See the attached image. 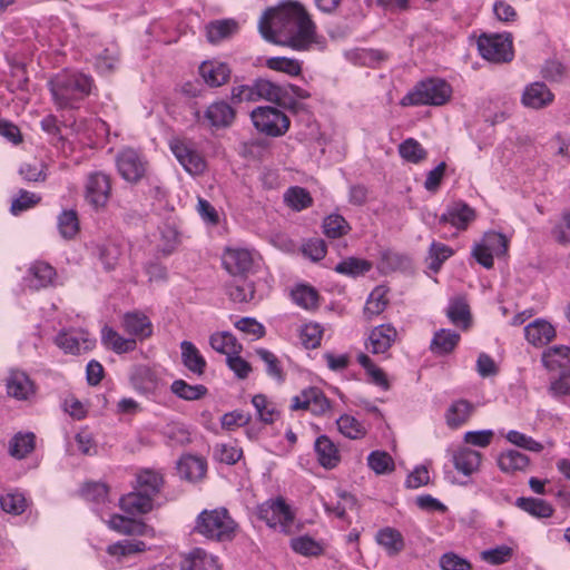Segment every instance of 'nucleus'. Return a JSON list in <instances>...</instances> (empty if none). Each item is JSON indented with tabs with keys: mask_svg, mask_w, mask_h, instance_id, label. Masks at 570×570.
<instances>
[{
	"mask_svg": "<svg viewBox=\"0 0 570 570\" xmlns=\"http://www.w3.org/2000/svg\"><path fill=\"white\" fill-rule=\"evenodd\" d=\"M92 88V77L76 70H63L49 81L52 100L58 109L79 108Z\"/></svg>",
	"mask_w": 570,
	"mask_h": 570,
	"instance_id": "obj_2",
	"label": "nucleus"
},
{
	"mask_svg": "<svg viewBox=\"0 0 570 570\" xmlns=\"http://www.w3.org/2000/svg\"><path fill=\"white\" fill-rule=\"evenodd\" d=\"M254 127L271 137H279L289 128V118L279 109L271 106L257 107L250 112Z\"/></svg>",
	"mask_w": 570,
	"mask_h": 570,
	"instance_id": "obj_7",
	"label": "nucleus"
},
{
	"mask_svg": "<svg viewBox=\"0 0 570 570\" xmlns=\"http://www.w3.org/2000/svg\"><path fill=\"white\" fill-rule=\"evenodd\" d=\"M480 55L491 62H509L513 59L512 39L508 33L482 35L478 39Z\"/></svg>",
	"mask_w": 570,
	"mask_h": 570,
	"instance_id": "obj_8",
	"label": "nucleus"
},
{
	"mask_svg": "<svg viewBox=\"0 0 570 570\" xmlns=\"http://www.w3.org/2000/svg\"><path fill=\"white\" fill-rule=\"evenodd\" d=\"M170 391L177 397L185 401H197L203 399L208 390L203 384H188L186 381L178 379L175 380L170 385Z\"/></svg>",
	"mask_w": 570,
	"mask_h": 570,
	"instance_id": "obj_43",
	"label": "nucleus"
},
{
	"mask_svg": "<svg viewBox=\"0 0 570 570\" xmlns=\"http://www.w3.org/2000/svg\"><path fill=\"white\" fill-rule=\"evenodd\" d=\"M199 73L205 83L210 87H219L228 80L230 69L224 62L205 61L199 67Z\"/></svg>",
	"mask_w": 570,
	"mask_h": 570,
	"instance_id": "obj_28",
	"label": "nucleus"
},
{
	"mask_svg": "<svg viewBox=\"0 0 570 570\" xmlns=\"http://www.w3.org/2000/svg\"><path fill=\"white\" fill-rule=\"evenodd\" d=\"M323 328L317 323L305 324L301 330V340L306 348H316L321 344Z\"/></svg>",
	"mask_w": 570,
	"mask_h": 570,
	"instance_id": "obj_64",
	"label": "nucleus"
},
{
	"mask_svg": "<svg viewBox=\"0 0 570 570\" xmlns=\"http://www.w3.org/2000/svg\"><path fill=\"white\" fill-rule=\"evenodd\" d=\"M258 30L266 41L297 51L320 43L315 23L298 2L287 1L266 9L258 21Z\"/></svg>",
	"mask_w": 570,
	"mask_h": 570,
	"instance_id": "obj_1",
	"label": "nucleus"
},
{
	"mask_svg": "<svg viewBox=\"0 0 570 570\" xmlns=\"http://www.w3.org/2000/svg\"><path fill=\"white\" fill-rule=\"evenodd\" d=\"M58 229L63 238H72L79 232L77 213L72 209L63 210L58 216Z\"/></svg>",
	"mask_w": 570,
	"mask_h": 570,
	"instance_id": "obj_58",
	"label": "nucleus"
},
{
	"mask_svg": "<svg viewBox=\"0 0 570 570\" xmlns=\"http://www.w3.org/2000/svg\"><path fill=\"white\" fill-rule=\"evenodd\" d=\"M525 338L534 346L548 344L554 336V327L544 320H535L524 328Z\"/></svg>",
	"mask_w": 570,
	"mask_h": 570,
	"instance_id": "obj_30",
	"label": "nucleus"
},
{
	"mask_svg": "<svg viewBox=\"0 0 570 570\" xmlns=\"http://www.w3.org/2000/svg\"><path fill=\"white\" fill-rule=\"evenodd\" d=\"M452 96L451 86L443 79L430 78L419 82L402 99L401 105L420 106L432 105L442 106L446 104Z\"/></svg>",
	"mask_w": 570,
	"mask_h": 570,
	"instance_id": "obj_5",
	"label": "nucleus"
},
{
	"mask_svg": "<svg viewBox=\"0 0 570 570\" xmlns=\"http://www.w3.org/2000/svg\"><path fill=\"white\" fill-rule=\"evenodd\" d=\"M256 514L272 529L285 534L294 531L295 512L282 497L269 499L259 504Z\"/></svg>",
	"mask_w": 570,
	"mask_h": 570,
	"instance_id": "obj_6",
	"label": "nucleus"
},
{
	"mask_svg": "<svg viewBox=\"0 0 570 570\" xmlns=\"http://www.w3.org/2000/svg\"><path fill=\"white\" fill-rule=\"evenodd\" d=\"M551 233L559 244H570V208L561 213Z\"/></svg>",
	"mask_w": 570,
	"mask_h": 570,
	"instance_id": "obj_63",
	"label": "nucleus"
},
{
	"mask_svg": "<svg viewBox=\"0 0 570 570\" xmlns=\"http://www.w3.org/2000/svg\"><path fill=\"white\" fill-rule=\"evenodd\" d=\"M27 499L19 491L8 492L0 497L1 509L10 514L19 515L27 509Z\"/></svg>",
	"mask_w": 570,
	"mask_h": 570,
	"instance_id": "obj_49",
	"label": "nucleus"
},
{
	"mask_svg": "<svg viewBox=\"0 0 570 570\" xmlns=\"http://www.w3.org/2000/svg\"><path fill=\"white\" fill-rule=\"evenodd\" d=\"M286 90L284 86L261 78L252 85L234 86L230 96L235 104L264 99L284 107L288 105Z\"/></svg>",
	"mask_w": 570,
	"mask_h": 570,
	"instance_id": "obj_4",
	"label": "nucleus"
},
{
	"mask_svg": "<svg viewBox=\"0 0 570 570\" xmlns=\"http://www.w3.org/2000/svg\"><path fill=\"white\" fill-rule=\"evenodd\" d=\"M367 464L376 474H389L395 469L394 460L385 451L371 452L367 456Z\"/></svg>",
	"mask_w": 570,
	"mask_h": 570,
	"instance_id": "obj_54",
	"label": "nucleus"
},
{
	"mask_svg": "<svg viewBox=\"0 0 570 570\" xmlns=\"http://www.w3.org/2000/svg\"><path fill=\"white\" fill-rule=\"evenodd\" d=\"M180 352L184 366L193 374L202 376L207 367V362L196 345L189 341H183Z\"/></svg>",
	"mask_w": 570,
	"mask_h": 570,
	"instance_id": "obj_27",
	"label": "nucleus"
},
{
	"mask_svg": "<svg viewBox=\"0 0 570 570\" xmlns=\"http://www.w3.org/2000/svg\"><path fill=\"white\" fill-rule=\"evenodd\" d=\"M508 252V238L497 232L485 233L480 243L475 244L472 255L485 268L493 266V257L504 256Z\"/></svg>",
	"mask_w": 570,
	"mask_h": 570,
	"instance_id": "obj_11",
	"label": "nucleus"
},
{
	"mask_svg": "<svg viewBox=\"0 0 570 570\" xmlns=\"http://www.w3.org/2000/svg\"><path fill=\"white\" fill-rule=\"evenodd\" d=\"M399 153L403 159L412 164H419L428 156L426 150L414 138L405 139L399 146Z\"/></svg>",
	"mask_w": 570,
	"mask_h": 570,
	"instance_id": "obj_51",
	"label": "nucleus"
},
{
	"mask_svg": "<svg viewBox=\"0 0 570 570\" xmlns=\"http://www.w3.org/2000/svg\"><path fill=\"white\" fill-rule=\"evenodd\" d=\"M266 294V291L258 288V286L247 279H243L229 288L230 298L237 303L258 302Z\"/></svg>",
	"mask_w": 570,
	"mask_h": 570,
	"instance_id": "obj_33",
	"label": "nucleus"
},
{
	"mask_svg": "<svg viewBox=\"0 0 570 570\" xmlns=\"http://www.w3.org/2000/svg\"><path fill=\"white\" fill-rule=\"evenodd\" d=\"M122 327L129 335L142 341L153 334L150 320L141 312H129L122 317Z\"/></svg>",
	"mask_w": 570,
	"mask_h": 570,
	"instance_id": "obj_25",
	"label": "nucleus"
},
{
	"mask_svg": "<svg viewBox=\"0 0 570 570\" xmlns=\"http://www.w3.org/2000/svg\"><path fill=\"white\" fill-rule=\"evenodd\" d=\"M146 550V543L136 539L120 540L107 548L110 556L127 557Z\"/></svg>",
	"mask_w": 570,
	"mask_h": 570,
	"instance_id": "obj_53",
	"label": "nucleus"
},
{
	"mask_svg": "<svg viewBox=\"0 0 570 570\" xmlns=\"http://www.w3.org/2000/svg\"><path fill=\"white\" fill-rule=\"evenodd\" d=\"M460 338V334L456 332L441 328L435 332L432 338L431 351L436 354H448L455 348Z\"/></svg>",
	"mask_w": 570,
	"mask_h": 570,
	"instance_id": "obj_42",
	"label": "nucleus"
},
{
	"mask_svg": "<svg viewBox=\"0 0 570 570\" xmlns=\"http://www.w3.org/2000/svg\"><path fill=\"white\" fill-rule=\"evenodd\" d=\"M446 316L456 327L465 331L471 325V313L469 304L463 296H456L450 299L446 308Z\"/></svg>",
	"mask_w": 570,
	"mask_h": 570,
	"instance_id": "obj_29",
	"label": "nucleus"
},
{
	"mask_svg": "<svg viewBox=\"0 0 570 570\" xmlns=\"http://www.w3.org/2000/svg\"><path fill=\"white\" fill-rule=\"evenodd\" d=\"M542 363L551 371L557 368H569L570 347L564 345L549 347L542 355Z\"/></svg>",
	"mask_w": 570,
	"mask_h": 570,
	"instance_id": "obj_38",
	"label": "nucleus"
},
{
	"mask_svg": "<svg viewBox=\"0 0 570 570\" xmlns=\"http://www.w3.org/2000/svg\"><path fill=\"white\" fill-rule=\"evenodd\" d=\"M324 234L330 238H338L350 230V225L345 218L337 214L325 217L323 222Z\"/></svg>",
	"mask_w": 570,
	"mask_h": 570,
	"instance_id": "obj_59",
	"label": "nucleus"
},
{
	"mask_svg": "<svg viewBox=\"0 0 570 570\" xmlns=\"http://www.w3.org/2000/svg\"><path fill=\"white\" fill-rule=\"evenodd\" d=\"M266 67L292 77L298 76L302 72V62L294 58L272 57L266 60Z\"/></svg>",
	"mask_w": 570,
	"mask_h": 570,
	"instance_id": "obj_48",
	"label": "nucleus"
},
{
	"mask_svg": "<svg viewBox=\"0 0 570 570\" xmlns=\"http://www.w3.org/2000/svg\"><path fill=\"white\" fill-rule=\"evenodd\" d=\"M181 570H220V567L215 556L203 549H195L184 560Z\"/></svg>",
	"mask_w": 570,
	"mask_h": 570,
	"instance_id": "obj_35",
	"label": "nucleus"
},
{
	"mask_svg": "<svg viewBox=\"0 0 570 570\" xmlns=\"http://www.w3.org/2000/svg\"><path fill=\"white\" fill-rule=\"evenodd\" d=\"M108 527L126 535H153V528L132 518L124 517L120 514H114L107 521Z\"/></svg>",
	"mask_w": 570,
	"mask_h": 570,
	"instance_id": "obj_23",
	"label": "nucleus"
},
{
	"mask_svg": "<svg viewBox=\"0 0 570 570\" xmlns=\"http://www.w3.org/2000/svg\"><path fill=\"white\" fill-rule=\"evenodd\" d=\"M195 118L198 125L220 129L230 126L235 119V110L223 100L210 104L204 112L197 110Z\"/></svg>",
	"mask_w": 570,
	"mask_h": 570,
	"instance_id": "obj_14",
	"label": "nucleus"
},
{
	"mask_svg": "<svg viewBox=\"0 0 570 570\" xmlns=\"http://www.w3.org/2000/svg\"><path fill=\"white\" fill-rule=\"evenodd\" d=\"M554 95L544 82L535 81L525 86L521 102L527 108L542 109L553 102Z\"/></svg>",
	"mask_w": 570,
	"mask_h": 570,
	"instance_id": "obj_19",
	"label": "nucleus"
},
{
	"mask_svg": "<svg viewBox=\"0 0 570 570\" xmlns=\"http://www.w3.org/2000/svg\"><path fill=\"white\" fill-rule=\"evenodd\" d=\"M237 29V23L233 19L216 20L206 27L207 39L212 43H216L230 35Z\"/></svg>",
	"mask_w": 570,
	"mask_h": 570,
	"instance_id": "obj_44",
	"label": "nucleus"
},
{
	"mask_svg": "<svg viewBox=\"0 0 570 570\" xmlns=\"http://www.w3.org/2000/svg\"><path fill=\"white\" fill-rule=\"evenodd\" d=\"M137 490L154 497L160 490L163 478L159 473L150 470L142 471L137 476Z\"/></svg>",
	"mask_w": 570,
	"mask_h": 570,
	"instance_id": "obj_55",
	"label": "nucleus"
},
{
	"mask_svg": "<svg viewBox=\"0 0 570 570\" xmlns=\"http://www.w3.org/2000/svg\"><path fill=\"white\" fill-rule=\"evenodd\" d=\"M209 344L213 350L227 357L232 354H239L242 345L237 342L236 337L229 332H217L210 335Z\"/></svg>",
	"mask_w": 570,
	"mask_h": 570,
	"instance_id": "obj_40",
	"label": "nucleus"
},
{
	"mask_svg": "<svg viewBox=\"0 0 570 570\" xmlns=\"http://www.w3.org/2000/svg\"><path fill=\"white\" fill-rule=\"evenodd\" d=\"M130 382L141 394H154L159 386V379L154 370L147 365H137L130 374Z\"/></svg>",
	"mask_w": 570,
	"mask_h": 570,
	"instance_id": "obj_22",
	"label": "nucleus"
},
{
	"mask_svg": "<svg viewBox=\"0 0 570 570\" xmlns=\"http://www.w3.org/2000/svg\"><path fill=\"white\" fill-rule=\"evenodd\" d=\"M3 383L7 395L19 402H31L38 392L37 384L29 374L17 367L8 370Z\"/></svg>",
	"mask_w": 570,
	"mask_h": 570,
	"instance_id": "obj_10",
	"label": "nucleus"
},
{
	"mask_svg": "<svg viewBox=\"0 0 570 570\" xmlns=\"http://www.w3.org/2000/svg\"><path fill=\"white\" fill-rule=\"evenodd\" d=\"M115 161L120 177L130 184L140 181L147 171L148 163L145 156L130 147L120 149Z\"/></svg>",
	"mask_w": 570,
	"mask_h": 570,
	"instance_id": "obj_9",
	"label": "nucleus"
},
{
	"mask_svg": "<svg viewBox=\"0 0 570 570\" xmlns=\"http://www.w3.org/2000/svg\"><path fill=\"white\" fill-rule=\"evenodd\" d=\"M35 434L18 433L16 434L9 444V453L16 459L26 458L35 449Z\"/></svg>",
	"mask_w": 570,
	"mask_h": 570,
	"instance_id": "obj_47",
	"label": "nucleus"
},
{
	"mask_svg": "<svg viewBox=\"0 0 570 570\" xmlns=\"http://www.w3.org/2000/svg\"><path fill=\"white\" fill-rule=\"evenodd\" d=\"M294 303L305 309H312L317 306L318 294L307 285H298L291 293Z\"/></svg>",
	"mask_w": 570,
	"mask_h": 570,
	"instance_id": "obj_52",
	"label": "nucleus"
},
{
	"mask_svg": "<svg viewBox=\"0 0 570 570\" xmlns=\"http://www.w3.org/2000/svg\"><path fill=\"white\" fill-rule=\"evenodd\" d=\"M338 431L348 439H360L365 435V428L354 416L344 414L336 420Z\"/></svg>",
	"mask_w": 570,
	"mask_h": 570,
	"instance_id": "obj_57",
	"label": "nucleus"
},
{
	"mask_svg": "<svg viewBox=\"0 0 570 570\" xmlns=\"http://www.w3.org/2000/svg\"><path fill=\"white\" fill-rule=\"evenodd\" d=\"M512 556L513 549L504 544L481 552L482 560L493 566L508 562Z\"/></svg>",
	"mask_w": 570,
	"mask_h": 570,
	"instance_id": "obj_62",
	"label": "nucleus"
},
{
	"mask_svg": "<svg viewBox=\"0 0 570 570\" xmlns=\"http://www.w3.org/2000/svg\"><path fill=\"white\" fill-rule=\"evenodd\" d=\"M223 264L232 275L245 274L253 266V256L248 249H227L223 256Z\"/></svg>",
	"mask_w": 570,
	"mask_h": 570,
	"instance_id": "obj_24",
	"label": "nucleus"
},
{
	"mask_svg": "<svg viewBox=\"0 0 570 570\" xmlns=\"http://www.w3.org/2000/svg\"><path fill=\"white\" fill-rule=\"evenodd\" d=\"M111 195V178L97 170L89 173L85 184V199L95 209L104 208Z\"/></svg>",
	"mask_w": 570,
	"mask_h": 570,
	"instance_id": "obj_12",
	"label": "nucleus"
},
{
	"mask_svg": "<svg viewBox=\"0 0 570 570\" xmlns=\"http://www.w3.org/2000/svg\"><path fill=\"white\" fill-rule=\"evenodd\" d=\"M101 341L118 354L131 352L136 348L135 338L122 337L118 332L109 326H104L101 330Z\"/></svg>",
	"mask_w": 570,
	"mask_h": 570,
	"instance_id": "obj_37",
	"label": "nucleus"
},
{
	"mask_svg": "<svg viewBox=\"0 0 570 570\" xmlns=\"http://www.w3.org/2000/svg\"><path fill=\"white\" fill-rule=\"evenodd\" d=\"M169 146L176 159L188 174L196 176L205 170V160L191 144L174 138L170 140Z\"/></svg>",
	"mask_w": 570,
	"mask_h": 570,
	"instance_id": "obj_15",
	"label": "nucleus"
},
{
	"mask_svg": "<svg viewBox=\"0 0 570 570\" xmlns=\"http://www.w3.org/2000/svg\"><path fill=\"white\" fill-rule=\"evenodd\" d=\"M386 291L383 287H375L364 306V315L367 318L380 315L387 305Z\"/></svg>",
	"mask_w": 570,
	"mask_h": 570,
	"instance_id": "obj_50",
	"label": "nucleus"
},
{
	"mask_svg": "<svg viewBox=\"0 0 570 570\" xmlns=\"http://www.w3.org/2000/svg\"><path fill=\"white\" fill-rule=\"evenodd\" d=\"M56 276L55 268L45 262H35L24 276L26 285L31 289H41L52 284Z\"/></svg>",
	"mask_w": 570,
	"mask_h": 570,
	"instance_id": "obj_21",
	"label": "nucleus"
},
{
	"mask_svg": "<svg viewBox=\"0 0 570 570\" xmlns=\"http://www.w3.org/2000/svg\"><path fill=\"white\" fill-rule=\"evenodd\" d=\"M314 449L317 460L323 468L333 469L340 463V451L328 436H318L315 441Z\"/></svg>",
	"mask_w": 570,
	"mask_h": 570,
	"instance_id": "obj_26",
	"label": "nucleus"
},
{
	"mask_svg": "<svg viewBox=\"0 0 570 570\" xmlns=\"http://www.w3.org/2000/svg\"><path fill=\"white\" fill-rule=\"evenodd\" d=\"M396 335L397 332L392 325H379L371 331L366 348L373 354H384L395 342Z\"/></svg>",
	"mask_w": 570,
	"mask_h": 570,
	"instance_id": "obj_20",
	"label": "nucleus"
},
{
	"mask_svg": "<svg viewBox=\"0 0 570 570\" xmlns=\"http://www.w3.org/2000/svg\"><path fill=\"white\" fill-rule=\"evenodd\" d=\"M256 354L265 363L267 375L277 382H283L285 374L277 356L265 348H257Z\"/></svg>",
	"mask_w": 570,
	"mask_h": 570,
	"instance_id": "obj_56",
	"label": "nucleus"
},
{
	"mask_svg": "<svg viewBox=\"0 0 570 570\" xmlns=\"http://www.w3.org/2000/svg\"><path fill=\"white\" fill-rule=\"evenodd\" d=\"M119 505L128 514H142L153 509V498L137 490L121 497Z\"/></svg>",
	"mask_w": 570,
	"mask_h": 570,
	"instance_id": "obj_31",
	"label": "nucleus"
},
{
	"mask_svg": "<svg viewBox=\"0 0 570 570\" xmlns=\"http://www.w3.org/2000/svg\"><path fill=\"white\" fill-rule=\"evenodd\" d=\"M289 546L294 552L307 558L324 553V544L306 534L292 538Z\"/></svg>",
	"mask_w": 570,
	"mask_h": 570,
	"instance_id": "obj_41",
	"label": "nucleus"
},
{
	"mask_svg": "<svg viewBox=\"0 0 570 570\" xmlns=\"http://www.w3.org/2000/svg\"><path fill=\"white\" fill-rule=\"evenodd\" d=\"M372 268V264L363 258L347 257L340 262L334 271L338 274L357 277L364 275Z\"/></svg>",
	"mask_w": 570,
	"mask_h": 570,
	"instance_id": "obj_46",
	"label": "nucleus"
},
{
	"mask_svg": "<svg viewBox=\"0 0 570 570\" xmlns=\"http://www.w3.org/2000/svg\"><path fill=\"white\" fill-rule=\"evenodd\" d=\"M284 199L295 210L305 209L312 204L309 193L302 187H291L285 193Z\"/></svg>",
	"mask_w": 570,
	"mask_h": 570,
	"instance_id": "obj_61",
	"label": "nucleus"
},
{
	"mask_svg": "<svg viewBox=\"0 0 570 570\" xmlns=\"http://www.w3.org/2000/svg\"><path fill=\"white\" fill-rule=\"evenodd\" d=\"M118 49L116 47L106 48L95 57L96 70L101 75L111 72L118 62Z\"/></svg>",
	"mask_w": 570,
	"mask_h": 570,
	"instance_id": "obj_60",
	"label": "nucleus"
},
{
	"mask_svg": "<svg viewBox=\"0 0 570 570\" xmlns=\"http://www.w3.org/2000/svg\"><path fill=\"white\" fill-rule=\"evenodd\" d=\"M237 528L226 508L205 509L195 520L194 532L208 540L224 542L235 538Z\"/></svg>",
	"mask_w": 570,
	"mask_h": 570,
	"instance_id": "obj_3",
	"label": "nucleus"
},
{
	"mask_svg": "<svg viewBox=\"0 0 570 570\" xmlns=\"http://www.w3.org/2000/svg\"><path fill=\"white\" fill-rule=\"evenodd\" d=\"M528 465L529 458L517 450L504 451L498 458V466L504 473L523 471Z\"/></svg>",
	"mask_w": 570,
	"mask_h": 570,
	"instance_id": "obj_39",
	"label": "nucleus"
},
{
	"mask_svg": "<svg viewBox=\"0 0 570 570\" xmlns=\"http://www.w3.org/2000/svg\"><path fill=\"white\" fill-rule=\"evenodd\" d=\"M291 410H306L313 415L324 416L332 410L330 400L318 387H307L291 400Z\"/></svg>",
	"mask_w": 570,
	"mask_h": 570,
	"instance_id": "obj_13",
	"label": "nucleus"
},
{
	"mask_svg": "<svg viewBox=\"0 0 570 570\" xmlns=\"http://www.w3.org/2000/svg\"><path fill=\"white\" fill-rule=\"evenodd\" d=\"M177 469L181 478L194 482L203 479L207 470V464L203 458L184 455L179 460Z\"/></svg>",
	"mask_w": 570,
	"mask_h": 570,
	"instance_id": "obj_36",
	"label": "nucleus"
},
{
	"mask_svg": "<svg viewBox=\"0 0 570 570\" xmlns=\"http://www.w3.org/2000/svg\"><path fill=\"white\" fill-rule=\"evenodd\" d=\"M56 344L66 353L82 354L95 347L96 340L85 330H69L57 335Z\"/></svg>",
	"mask_w": 570,
	"mask_h": 570,
	"instance_id": "obj_16",
	"label": "nucleus"
},
{
	"mask_svg": "<svg viewBox=\"0 0 570 570\" xmlns=\"http://www.w3.org/2000/svg\"><path fill=\"white\" fill-rule=\"evenodd\" d=\"M475 218V212L468 204L456 202L448 206L445 213L440 218V224H450L458 230H464Z\"/></svg>",
	"mask_w": 570,
	"mask_h": 570,
	"instance_id": "obj_18",
	"label": "nucleus"
},
{
	"mask_svg": "<svg viewBox=\"0 0 570 570\" xmlns=\"http://www.w3.org/2000/svg\"><path fill=\"white\" fill-rule=\"evenodd\" d=\"M517 507L535 518H549L552 515L553 508L550 503L537 498H519Z\"/></svg>",
	"mask_w": 570,
	"mask_h": 570,
	"instance_id": "obj_45",
	"label": "nucleus"
},
{
	"mask_svg": "<svg viewBox=\"0 0 570 570\" xmlns=\"http://www.w3.org/2000/svg\"><path fill=\"white\" fill-rule=\"evenodd\" d=\"M375 540L390 557L397 556L405 547L402 533L391 527L379 530Z\"/></svg>",
	"mask_w": 570,
	"mask_h": 570,
	"instance_id": "obj_32",
	"label": "nucleus"
},
{
	"mask_svg": "<svg viewBox=\"0 0 570 570\" xmlns=\"http://www.w3.org/2000/svg\"><path fill=\"white\" fill-rule=\"evenodd\" d=\"M474 405L466 400H458L451 403L445 412V422L449 428L458 429L465 424L473 414Z\"/></svg>",
	"mask_w": 570,
	"mask_h": 570,
	"instance_id": "obj_34",
	"label": "nucleus"
},
{
	"mask_svg": "<svg viewBox=\"0 0 570 570\" xmlns=\"http://www.w3.org/2000/svg\"><path fill=\"white\" fill-rule=\"evenodd\" d=\"M451 461L455 470L470 476L480 470L483 455L468 445H459L450 451Z\"/></svg>",
	"mask_w": 570,
	"mask_h": 570,
	"instance_id": "obj_17",
	"label": "nucleus"
}]
</instances>
